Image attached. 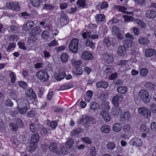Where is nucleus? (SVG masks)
<instances>
[{
	"instance_id": "obj_1",
	"label": "nucleus",
	"mask_w": 156,
	"mask_h": 156,
	"mask_svg": "<svg viewBox=\"0 0 156 156\" xmlns=\"http://www.w3.org/2000/svg\"><path fill=\"white\" fill-rule=\"evenodd\" d=\"M109 104V103L108 102H105L101 105L102 111L101 112L100 114L102 116L106 122H109L111 119L110 114L108 112L110 108Z\"/></svg>"
},
{
	"instance_id": "obj_2",
	"label": "nucleus",
	"mask_w": 156,
	"mask_h": 156,
	"mask_svg": "<svg viewBox=\"0 0 156 156\" xmlns=\"http://www.w3.org/2000/svg\"><path fill=\"white\" fill-rule=\"evenodd\" d=\"M37 78L42 82L46 81L49 77V75L47 72L44 70H41L38 71L36 74Z\"/></svg>"
},
{
	"instance_id": "obj_3",
	"label": "nucleus",
	"mask_w": 156,
	"mask_h": 156,
	"mask_svg": "<svg viewBox=\"0 0 156 156\" xmlns=\"http://www.w3.org/2000/svg\"><path fill=\"white\" fill-rule=\"evenodd\" d=\"M79 43V40L76 38H74L72 40L69 46V48L70 51L74 52H77L78 50Z\"/></svg>"
},
{
	"instance_id": "obj_4",
	"label": "nucleus",
	"mask_w": 156,
	"mask_h": 156,
	"mask_svg": "<svg viewBox=\"0 0 156 156\" xmlns=\"http://www.w3.org/2000/svg\"><path fill=\"white\" fill-rule=\"evenodd\" d=\"M139 94L140 98L144 103H147L150 101L151 98L149 93L146 90L142 89L140 90L139 92Z\"/></svg>"
},
{
	"instance_id": "obj_5",
	"label": "nucleus",
	"mask_w": 156,
	"mask_h": 156,
	"mask_svg": "<svg viewBox=\"0 0 156 156\" xmlns=\"http://www.w3.org/2000/svg\"><path fill=\"white\" fill-rule=\"evenodd\" d=\"M139 114L146 119L150 118L151 116V112L148 109L144 107H142L138 109Z\"/></svg>"
},
{
	"instance_id": "obj_6",
	"label": "nucleus",
	"mask_w": 156,
	"mask_h": 156,
	"mask_svg": "<svg viewBox=\"0 0 156 156\" xmlns=\"http://www.w3.org/2000/svg\"><path fill=\"white\" fill-rule=\"evenodd\" d=\"M6 5L9 8L12 10L17 11L20 10L18 3L16 2H8Z\"/></svg>"
},
{
	"instance_id": "obj_7",
	"label": "nucleus",
	"mask_w": 156,
	"mask_h": 156,
	"mask_svg": "<svg viewBox=\"0 0 156 156\" xmlns=\"http://www.w3.org/2000/svg\"><path fill=\"white\" fill-rule=\"evenodd\" d=\"M81 58L85 61L90 60L94 59L92 54L87 51H84L82 53Z\"/></svg>"
},
{
	"instance_id": "obj_8",
	"label": "nucleus",
	"mask_w": 156,
	"mask_h": 156,
	"mask_svg": "<svg viewBox=\"0 0 156 156\" xmlns=\"http://www.w3.org/2000/svg\"><path fill=\"white\" fill-rule=\"evenodd\" d=\"M42 147L43 148L45 147L46 149L48 148L50 151L56 154H57L58 150L57 144L55 142H52L51 143L49 146L47 144H43Z\"/></svg>"
},
{
	"instance_id": "obj_9",
	"label": "nucleus",
	"mask_w": 156,
	"mask_h": 156,
	"mask_svg": "<svg viewBox=\"0 0 156 156\" xmlns=\"http://www.w3.org/2000/svg\"><path fill=\"white\" fill-rule=\"evenodd\" d=\"M130 113L129 111L124 112L120 116V119L122 122L124 123L127 121L130 117Z\"/></svg>"
},
{
	"instance_id": "obj_10",
	"label": "nucleus",
	"mask_w": 156,
	"mask_h": 156,
	"mask_svg": "<svg viewBox=\"0 0 156 156\" xmlns=\"http://www.w3.org/2000/svg\"><path fill=\"white\" fill-rule=\"evenodd\" d=\"M122 96L121 95L115 96L112 100V103L114 106H119V103L122 101Z\"/></svg>"
},
{
	"instance_id": "obj_11",
	"label": "nucleus",
	"mask_w": 156,
	"mask_h": 156,
	"mask_svg": "<svg viewBox=\"0 0 156 156\" xmlns=\"http://www.w3.org/2000/svg\"><path fill=\"white\" fill-rule=\"evenodd\" d=\"M104 60L105 62L108 64L112 63L113 62V58L112 54L110 55L105 53L104 54Z\"/></svg>"
},
{
	"instance_id": "obj_12",
	"label": "nucleus",
	"mask_w": 156,
	"mask_h": 156,
	"mask_svg": "<svg viewBox=\"0 0 156 156\" xmlns=\"http://www.w3.org/2000/svg\"><path fill=\"white\" fill-rule=\"evenodd\" d=\"M103 43L108 48L112 46L114 47L115 44V39L113 38L109 39L107 38H105L103 40Z\"/></svg>"
},
{
	"instance_id": "obj_13",
	"label": "nucleus",
	"mask_w": 156,
	"mask_h": 156,
	"mask_svg": "<svg viewBox=\"0 0 156 156\" xmlns=\"http://www.w3.org/2000/svg\"><path fill=\"white\" fill-rule=\"evenodd\" d=\"M130 143L137 147L141 146L143 144L142 140L139 138L136 137L132 139L130 141Z\"/></svg>"
},
{
	"instance_id": "obj_14",
	"label": "nucleus",
	"mask_w": 156,
	"mask_h": 156,
	"mask_svg": "<svg viewBox=\"0 0 156 156\" xmlns=\"http://www.w3.org/2000/svg\"><path fill=\"white\" fill-rule=\"evenodd\" d=\"M147 17L150 19H153L156 17V11L155 10H148L146 12Z\"/></svg>"
},
{
	"instance_id": "obj_15",
	"label": "nucleus",
	"mask_w": 156,
	"mask_h": 156,
	"mask_svg": "<svg viewBox=\"0 0 156 156\" xmlns=\"http://www.w3.org/2000/svg\"><path fill=\"white\" fill-rule=\"evenodd\" d=\"M156 54V51L153 49L148 48L145 50V55L146 57L153 56Z\"/></svg>"
},
{
	"instance_id": "obj_16",
	"label": "nucleus",
	"mask_w": 156,
	"mask_h": 156,
	"mask_svg": "<svg viewBox=\"0 0 156 156\" xmlns=\"http://www.w3.org/2000/svg\"><path fill=\"white\" fill-rule=\"evenodd\" d=\"M122 109L119 106H115L112 108L111 113L112 115L116 116L120 114L122 112Z\"/></svg>"
},
{
	"instance_id": "obj_17",
	"label": "nucleus",
	"mask_w": 156,
	"mask_h": 156,
	"mask_svg": "<svg viewBox=\"0 0 156 156\" xmlns=\"http://www.w3.org/2000/svg\"><path fill=\"white\" fill-rule=\"evenodd\" d=\"M26 95L31 99L35 100L36 96L33 89L31 88L28 89L26 91Z\"/></svg>"
},
{
	"instance_id": "obj_18",
	"label": "nucleus",
	"mask_w": 156,
	"mask_h": 156,
	"mask_svg": "<svg viewBox=\"0 0 156 156\" xmlns=\"http://www.w3.org/2000/svg\"><path fill=\"white\" fill-rule=\"evenodd\" d=\"M39 140V136L37 133L32 135L30 140V143L35 144L38 143Z\"/></svg>"
},
{
	"instance_id": "obj_19",
	"label": "nucleus",
	"mask_w": 156,
	"mask_h": 156,
	"mask_svg": "<svg viewBox=\"0 0 156 156\" xmlns=\"http://www.w3.org/2000/svg\"><path fill=\"white\" fill-rule=\"evenodd\" d=\"M86 2V0H77L76 4L78 5V8L85 9L87 8Z\"/></svg>"
},
{
	"instance_id": "obj_20",
	"label": "nucleus",
	"mask_w": 156,
	"mask_h": 156,
	"mask_svg": "<svg viewBox=\"0 0 156 156\" xmlns=\"http://www.w3.org/2000/svg\"><path fill=\"white\" fill-rule=\"evenodd\" d=\"M66 76V73L65 71L59 70L58 73L57 74L55 78L58 81H60L63 79Z\"/></svg>"
},
{
	"instance_id": "obj_21",
	"label": "nucleus",
	"mask_w": 156,
	"mask_h": 156,
	"mask_svg": "<svg viewBox=\"0 0 156 156\" xmlns=\"http://www.w3.org/2000/svg\"><path fill=\"white\" fill-rule=\"evenodd\" d=\"M118 55L120 56H122L125 55L126 53V49L124 45H120L119 46L118 50Z\"/></svg>"
},
{
	"instance_id": "obj_22",
	"label": "nucleus",
	"mask_w": 156,
	"mask_h": 156,
	"mask_svg": "<svg viewBox=\"0 0 156 156\" xmlns=\"http://www.w3.org/2000/svg\"><path fill=\"white\" fill-rule=\"evenodd\" d=\"M68 152V148L66 147H62L60 151L58 150L56 154L59 155H65L67 154Z\"/></svg>"
},
{
	"instance_id": "obj_23",
	"label": "nucleus",
	"mask_w": 156,
	"mask_h": 156,
	"mask_svg": "<svg viewBox=\"0 0 156 156\" xmlns=\"http://www.w3.org/2000/svg\"><path fill=\"white\" fill-rule=\"evenodd\" d=\"M96 86L98 88L106 89L108 86V83L105 81H101L96 83Z\"/></svg>"
},
{
	"instance_id": "obj_24",
	"label": "nucleus",
	"mask_w": 156,
	"mask_h": 156,
	"mask_svg": "<svg viewBox=\"0 0 156 156\" xmlns=\"http://www.w3.org/2000/svg\"><path fill=\"white\" fill-rule=\"evenodd\" d=\"M100 107V105L98 103L95 101L91 102L90 104V109L95 111H97Z\"/></svg>"
},
{
	"instance_id": "obj_25",
	"label": "nucleus",
	"mask_w": 156,
	"mask_h": 156,
	"mask_svg": "<svg viewBox=\"0 0 156 156\" xmlns=\"http://www.w3.org/2000/svg\"><path fill=\"white\" fill-rule=\"evenodd\" d=\"M138 41L140 44L145 46L147 45L150 43V41L148 39L143 37H141L139 38Z\"/></svg>"
},
{
	"instance_id": "obj_26",
	"label": "nucleus",
	"mask_w": 156,
	"mask_h": 156,
	"mask_svg": "<svg viewBox=\"0 0 156 156\" xmlns=\"http://www.w3.org/2000/svg\"><path fill=\"white\" fill-rule=\"evenodd\" d=\"M96 21L97 23L102 22L105 20V16L102 14H97L95 16Z\"/></svg>"
},
{
	"instance_id": "obj_27",
	"label": "nucleus",
	"mask_w": 156,
	"mask_h": 156,
	"mask_svg": "<svg viewBox=\"0 0 156 156\" xmlns=\"http://www.w3.org/2000/svg\"><path fill=\"white\" fill-rule=\"evenodd\" d=\"M87 97H85L84 100L86 101L89 102L91 100L93 95L92 91L88 90L86 92Z\"/></svg>"
},
{
	"instance_id": "obj_28",
	"label": "nucleus",
	"mask_w": 156,
	"mask_h": 156,
	"mask_svg": "<svg viewBox=\"0 0 156 156\" xmlns=\"http://www.w3.org/2000/svg\"><path fill=\"white\" fill-rule=\"evenodd\" d=\"M85 45L89 47L90 48L93 49L95 48V45L92 40L87 39L85 41Z\"/></svg>"
},
{
	"instance_id": "obj_29",
	"label": "nucleus",
	"mask_w": 156,
	"mask_h": 156,
	"mask_svg": "<svg viewBox=\"0 0 156 156\" xmlns=\"http://www.w3.org/2000/svg\"><path fill=\"white\" fill-rule=\"evenodd\" d=\"M41 32L40 28L39 26H36L34 27L30 32V34L36 36L39 35Z\"/></svg>"
},
{
	"instance_id": "obj_30",
	"label": "nucleus",
	"mask_w": 156,
	"mask_h": 156,
	"mask_svg": "<svg viewBox=\"0 0 156 156\" xmlns=\"http://www.w3.org/2000/svg\"><path fill=\"white\" fill-rule=\"evenodd\" d=\"M122 125L120 123H116L113 125L112 130L114 131L118 132L122 129Z\"/></svg>"
},
{
	"instance_id": "obj_31",
	"label": "nucleus",
	"mask_w": 156,
	"mask_h": 156,
	"mask_svg": "<svg viewBox=\"0 0 156 156\" xmlns=\"http://www.w3.org/2000/svg\"><path fill=\"white\" fill-rule=\"evenodd\" d=\"M124 46L127 48L131 47L134 44L133 42L131 40L127 39L124 41Z\"/></svg>"
},
{
	"instance_id": "obj_32",
	"label": "nucleus",
	"mask_w": 156,
	"mask_h": 156,
	"mask_svg": "<svg viewBox=\"0 0 156 156\" xmlns=\"http://www.w3.org/2000/svg\"><path fill=\"white\" fill-rule=\"evenodd\" d=\"M117 92L120 94H125L127 91V87L125 86H121L117 88Z\"/></svg>"
},
{
	"instance_id": "obj_33",
	"label": "nucleus",
	"mask_w": 156,
	"mask_h": 156,
	"mask_svg": "<svg viewBox=\"0 0 156 156\" xmlns=\"http://www.w3.org/2000/svg\"><path fill=\"white\" fill-rule=\"evenodd\" d=\"M73 87V84L72 83H69L67 85H63L61 86L59 89V90H63L69 89Z\"/></svg>"
},
{
	"instance_id": "obj_34",
	"label": "nucleus",
	"mask_w": 156,
	"mask_h": 156,
	"mask_svg": "<svg viewBox=\"0 0 156 156\" xmlns=\"http://www.w3.org/2000/svg\"><path fill=\"white\" fill-rule=\"evenodd\" d=\"M82 68L80 67H76L74 70L73 73L74 74L77 76L81 75L83 73Z\"/></svg>"
},
{
	"instance_id": "obj_35",
	"label": "nucleus",
	"mask_w": 156,
	"mask_h": 156,
	"mask_svg": "<svg viewBox=\"0 0 156 156\" xmlns=\"http://www.w3.org/2000/svg\"><path fill=\"white\" fill-rule=\"evenodd\" d=\"M9 126L11 128V130L14 132L16 131L18 129V125L16 123H11L9 124Z\"/></svg>"
},
{
	"instance_id": "obj_36",
	"label": "nucleus",
	"mask_w": 156,
	"mask_h": 156,
	"mask_svg": "<svg viewBox=\"0 0 156 156\" xmlns=\"http://www.w3.org/2000/svg\"><path fill=\"white\" fill-rule=\"evenodd\" d=\"M9 95L12 99H15L17 98V92L13 89H11L9 93Z\"/></svg>"
},
{
	"instance_id": "obj_37",
	"label": "nucleus",
	"mask_w": 156,
	"mask_h": 156,
	"mask_svg": "<svg viewBox=\"0 0 156 156\" xmlns=\"http://www.w3.org/2000/svg\"><path fill=\"white\" fill-rule=\"evenodd\" d=\"M114 7L115 9L118 10L119 12L123 13H125V10L126 9V8L125 7L119 5H115Z\"/></svg>"
},
{
	"instance_id": "obj_38",
	"label": "nucleus",
	"mask_w": 156,
	"mask_h": 156,
	"mask_svg": "<svg viewBox=\"0 0 156 156\" xmlns=\"http://www.w3.org/2000/svg\"><path fill=\"white\" fill-rule=\"evenodd\" d=\"M17 108L19 112L22 114L26 113L27 111L28 110V107L27 106L23 108L17 106Z\"/></svg>"
},
{
	"instance_id": "obj_39",
	"label": "nucleus",
	"mask_w": 156,
	"mask_h": 156,
	"mask_svg": "<svg viewBox=\"0 0 156 156\" xmlns=\"http://www.w3.org/2000/svg\"><path fill=\"white\" fill-rule=\"evenodd\" d=\"M144 86L148 90L154 89L155 85L153 83L150 82H147L144 84Z\"/></svg>"
},
{
	"instance_id": "obj_40",
	"label": "nucleus",
	"mask_w": 156,
	"mask_h": 156,
	"mask_svg": "<svg viewBox=\"0 0 156 156\" xmlns=\"http://www.w3.org/2000/svg\"><path fill=\"white\" fill-rule=\"evenodd\" d=\"M125 22H133L134 18L133 16H129L126 15L123 16Z\"/></svg>"
},
{
	"instance_id": "obj_41",
	"label": "nucleus",
	"mask_w": 156,
	"mask_h": 156,
	"mask_svg": "<svg viewBox=\"0 0 156 156\" xmlns=\"http://www.w3.org/2000/svg\"><path fill=\"white\" fill-rule=\"evenodd\" d=\"M37 147V146L36 144L30 143V145L28 147L29 151L32 153L35 151Z\"/></svg>"
},
{
	"instance_id": "obj_42",
	"label": "nucleus",
	"mask_w": 156,
	"mask_h": 156,
	"mask_svg": "<svg viewBox=\"0 0 156 156\" xmlns=\"http://www.w3.org/2000/svg\"><path fill=\"white\" fill-rule=\"evenodd\" d=\"M101 131L105 133H108L110 131L109 127L106 125H103L101 128Z\"/></svg>"
},
{
	"instance_id": "obj_43",
	"label": "nucleus",
	"mask_w": 156,
	"mask_h": 156,
	"mask_svg": "<svg viewBox=\"0 0 156 156\" xmlns=\"http://www.w3.org/2000/svg\"><path fill=\"white\" fill-rule=\"evenodd\" d=\"M140 72L141 76L143 77H145L148 73V70L146 68H143L140 69Z\"/></svg>"
},
{
	"instance_id": "obj_44",
	"label": "nucleus",
	"mask_w": 156,
	"mask_h": 156,
	"mask_svg": "<svg viewBox=\"0 0 156 156\" xmlns=\"http://www.w3.org/2000/svg\"><path fill=\"white\" fill-rule=\"evenodd\" d=\"M135 21L138 24V26L141 28H144L146 27V24L141 20L138 19H136Z\"/></svg>"
},
{
	"instance_id": "obj_45",
	"label": "nucleus",
	"mask_w": 156,
	"mask_h": 156,
	"mask_svg": "<svg viewBox=\"0 0 156 156\" xmlns=\"http://www.w3.org/2000/svg\"><path fill=\"white\" fill-rule=\"evenodd\" d=\"M60 58L61 61L63 62H65L67 61L68 56L66 53H64L61 54Z\"/></svg>"
},
{
	"instance_id": "obj_46",
	"label": "nucleus",
	"mask_w": 156,
	"mask_h": 156,
	"mask_svg": "<svg viewBox=\"0 0 156 156\" xmlns=\"http://www.w3.org/2000/svg\"><path fill=\"white\" fill-rule=\"evenodd\" d=\"M30 129L33 133L38 132L39 130L36 127L35 125L31 124L30 125Z\"/></svg>"
},
{
	"instance_id": "obj_47",
	"label": "nucleus",
	"mask_w": 156,
	"mask_h": 156,
	"mask_svg": "<svg viewBox=\"0 0 156 156\" xmlns=\"http://www.w3.org/2000/svg\"><path fill=\"white\" fill-rule=\"evenodd\" d=\"M19 39L18 36L16 35H11L9 37V40L11 41H17Z\"/></svg>"
},
{
	"instance_id": "obj_48",
	"label": "nucleus",
	"mask_w": 156,
	"mask_h": 156,
	"mask_svg": "<svg viewBox=\"0 0 156 156\" xmlns=\"http://www.w3.org/2000/svg\"><path fill=\"white\" fill-rule=\"evenodd\" d=\"M31 4L33 6L35 7H38L40 5L41 0H31Z\"/></svg>"
},
{
	"instance_id": "obj_49",
	"label": "nucleus",
	"mask_w": 156,
	"mask_h": 156,
	"mask_svg": "<svg viewBox=\"0 0 156 156\" xmlns=\"http://www.w3.org/2000/svg\"><path fill=\"white\" fill-rule=\"evenodd\" d=\"M140 129L141 131L144 132L146 133H148L150 131V129L149 128H147L146 126L144 124L141 125Z\"/></svg>"
},
{
	"instance_id": "obj_50",
	"label": "nucleus",
	"mask_w": 156,
	"mask_h": 156,
	"mask_svg": "<svg viewBox=\"0 0 156 156\" xmlns=\"http://www.w3.org/2000/svg\"><path fill=\"white\" fill-rule=\"evenodd\" d=\"M9 76L11 78V82L13 83L15 82L16 80V76L14 72H11L10 73Z\"/></svg>"
},
{
	"instance_id": "obj_51",
	"label": "nucleus",
	"mask_w": 156,
	"mask_h": 156,
	"mask_svg": "<svg viewBox=\"0 0 156 156\" xmlns=\"http://www.w3.org/2000/svg\"><path fill=\"white\" fill-rule=\"evenodd\" d=\"M17 45L20 48L23 50H26V48L25 46V44L24 42L21 41L17 43Z\"/></svg>"
},
{
	"instance_id": "obj_52",
	"label": "nucleus",
	"mask_w": 156,
	"mask_h": 156,
	"mask_svg": "<svg viewBox=\"0 0 156 156\" xmlns=\"http://www.w3.org/2000/svg\"><path fill=\"white\" fill-rule=\"evenodd\" d=\"M19 86L23 89H26L27 87V83L24 82L22 81H19L18 83Z\"/></svg>"
},
{
	"instance_id": "obj_53",
	"label": "nucleus",
	"mask_w": 156,
	"mask_h": 156,
	"mask_svg": "<svg viewBox=\"0 0 156 156\" xmlns=\"http://www.w3.org/2000/svg\"><path fill=\"white\" fill-rule=\"evenodd\" d=\"M123 130L124 131L127 133H129L130 131V126L129 125L126 124L124 126Z\"/></svg>"
},
{
	"instance_id": "obj_54",
	"label": "nucleus",
	"mask_w": 156,
	"mask_h": 156,
	"mask_svg": "<svg viewBox=\"0 0 156 156\" xmlns=\"http://www.w3.org/2000/svg\"><path fill=\"white\" fill-rule=\"evenodd\" d=\"M16 123L18 125V127L19 126L20 128H23L24 126L23 122L20 119H17Z\"/></svg>"
},
{
	"instance_id": "obj_55",
	"label": "nucleus",
	"mask_w": 156,
	"mask_h": 156,
	"mask_svg": "<svg viewBox=\"0 0 156 156\" xmlns=\"http://www.w3.org/2000/svg\"><path fill=\"white\" fill-rule=\"evenodd\" d=\"M16 46V44L15 43H10L6 49L7 51H10L12 48H15Z\"/></svg>"
},
{
	"instance_id": "obj_56",
	"label": "nucleus",
	"mask_w": 156,
	"mask_h": 156,
	"mask_svg": "<svg viewBox=\"0 0 156 156\" xmlns=\"http://www.w3.org/2000/svg\"><path fill=\"white\" fill-rule=\"evenodd\" d=\"M119 32V28L116 26H113L112 28V33L114 34H116Z\"/></svg>"
},
{
	"instance_id": "obj_57",
	"label": "nucleus",
	"mask_w": 156,
	"mask_h": 156,
	"mask_svg": "<svg viewBox=\"0 0 156 156\" xmlns=\"http://www.w3.org/2000/svg\"><path fill=\"white\" fill-rule=\"evenodd\" d=\"M128 61L127 60H120L119 61L118 65L121 66H125L128 63Z\"/></svg>"
},
{
	"instance_id": "obj_58",
	"label": "nucleus",
	"mask_w": 156,
	"mask_h": 156,
	"mask_svg": "<svg viewBox=\"0 0 156 156\" xmlns=\"http://www.w3.org/2000/svg\"><path fill=\"white\" fill-rule=\"evenodd\" d=\"M112 67L110 66H108L105 68V72L107 74L111 73L112 72Z\"/></svg>"
},
{
	"instance_id": "obj_59",
	"label": "nucleus",
	"mask_w": 156,
	"mask_h": 156,
	"mask_svg": "<svg viewBox=\"0 0 156 156\" xmlns=\"http://www.w3.org/2000/svg\"><path fill=\"white\" fill-rule=\"evenodd\" d=\"M90 156H95L96 154L95 147L93 146L90 149Z\"/></svg>"
},
{
	"instance_id": "obj_60",
	"label": "nucleus",
	"mask_w": 156,
	"mask_h": 156,
	"mask_svg": "<svg viewBox=\"0 0 156 156\" xmlns=\"http://www.w3.org/2000/svg\"><path fill=\"white\" fill-rule=\"evenodd\" d=\"M66 144L68 146V147L70 148L72 147L73 144V140L72 139H69L68 140L66 141Z\"/></svg>"
},
{
	"instance_id": "obj_61",
	"label": "nucleus",
	"mask_w": 156,
	"mask_h": 156,
	"mask_svg": "<svg viewBox=\"0 0 156 156\" xmlns=\"http://www.w3.org/2000/svg\"><path fill=\"white\" fill-rule=\"evenodd\" d=\"M150 127L151 130L156 132V122H152L151 124Z\"/></svg>"
},
{
	"instance_id": "obj_62",
	"label": "nucleus",
	"mask_w": 156,
	"mask_h": 156,
	"mask_svg": "<svg viewBox=\"0 0 156 156\" xmlns=\"http://www.w3.org/2000/svg\"><path fill=\"white\" fill-rule=\"evenodd\" d=\"M58 125V123L55 121H51L50 123V127L53 128V129H55L57 127Z\"/></svg>"
},
{
	"instance_id": "obj_63",
	"label": "nucleus",
	"mask_w": 156,
	"mask_h": 156,
	"mask_svg": "<svg viewBox=\"0 0 156 156\" xmlns=\"http://www.w3.org/2000/svg\"><path fill=\"white\" fill-rule=\"evenodd\" d=\"M83 141L86 144H90L91 143L90 139L88 137H84L82 138Z\"/></svg>"
},
{
	"instance_id": "obj_64",
	"label": "nucleus",
	"mask_w": 156,
	"mask_h": 156,
	"mask_svg": "<svg viewBox=\"0 0 156 156\" xmlns=\"http://www.w3.org/2000/svg\"><path fill=\"white\" fill-rule=\"evenodd\" d=\"M35 115V112L34 110H31L27 112V115L29 118L33 117Z\"/></svg>"
}]
</instances>
